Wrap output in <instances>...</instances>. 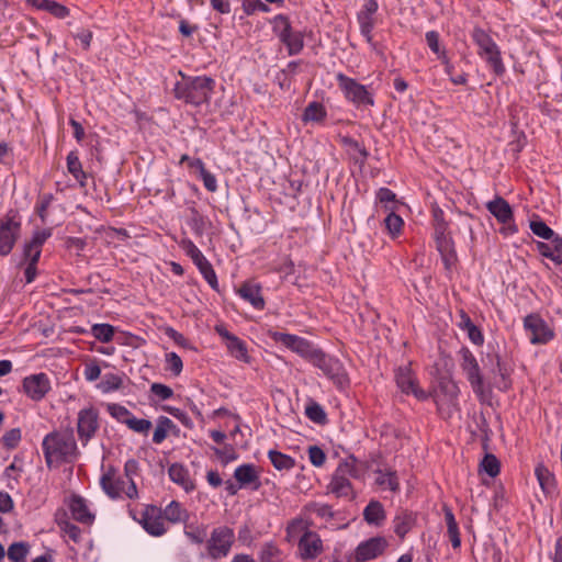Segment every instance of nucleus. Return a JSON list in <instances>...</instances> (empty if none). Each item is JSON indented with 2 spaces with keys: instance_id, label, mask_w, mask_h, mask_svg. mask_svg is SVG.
Returning <instances> with one entry per match:
<instances>
[{
  "instance_id": "1",
  "label": "nucleus",
  "mask_w": 562,
  "mask_h": 562,
  "mask_svg": "<svg viewBox=\"0 0 562 562\" xmlns=\"http://www.w3.org/2000/svg\"><path fill=\"white\" fill-rule=\"evenodd\" d=\"M42 449L48 468L55 463L74 462L79 456L77 442L71 432L53 431L47 434L43 439Z\"/></svg>"
},
{
  "instance_id": "2",
  "label": "nucleus",
  "mask_w": 562,
  "mask_h": 562,
  "mask_svg": "<svg viewBox=\"0 0 562 562\" xmlns=\"http://www.w3.org/2000/svg\"><path fill=\"white\" fill-rule=\"evenodd\" d=\"M215 87V80L207 76L184 77L173 88L175 98L188 104L199 106L209 102Z\"/></svg>"
},
{
  "instance_id": "3",
  "label": "nucleus",
  "mask_w": 562,
  "mask_h": 562,
  "mask_svg": "<svg viewBox=\"0 0 562 562\" xmlns=\"http://www.w3.org/2000/svg\"><path fill=\"white\" fill-rule=\"evenodd\" d=\"M358 477L359 472L356 467V460L353 458L344 460L339 462L331 474L330 482L326 486V493L333 494L337 498L355 499L357 493L351 480Z\"/></svg>"
},
{
  "instance_id": "4",
  "label": "nucleus",
  "mask_w": 562,
  "mask_h": 562,
  "mask_svg": "<svg viewBox=\"0 0 562 562\" xmlns=\"http://www.w3.org/2000/svg\"><path fill=\"white\" fill-rule=\"evenodd\" d=\"M460 368L465 375L470 386L481 403H485L491 394V389L485 385L480 364L468 347L459 350Z\"/></svg>"
},
{
  "instance_id": "5",
  "label": "nucleus",
  "mask_w": 562,
  "mask_h": 562,
  "mask_svg": "<svg viewBox=\"0 0 562 562\" xmlns=\"http://www.w3.org/2000/svg\"><path fill=\"white\" fill-rule=\"evenodd\" d=\"M471 36L474 44L477 46V55L497 77L503 76L506 72V67L496 42L488 33L480 27H475Z\"/></svg>"
},
{
  "instance_id": "6",
  "label": "nucleus",
  "mask_w": 562,
  "mask_h": 562,
  "mask_svg": "<svg viewBox=\"0 0 562 562\" xmlns=\"http://www.w3.org/2000/svg\"><path fill=\"white\" fill-rule=\"evenodd\" d=\"M459 386L450 379L441 378L438 385L428 392L437 406V411L443 418H450L452 413L458 408Z\"/></svg>"
},
{
  "instance_id": "7",
  "label": "nucleus",
  "mask_w": 562,
  "mask_h": 562,
  "mask_svg": "<svg viewBox=\"0 0 562 562\" xmlns=\"http://www.w3.org/2000/svg\"><path fill=\"white\" fill-rule=\"evenodd\" d=\"M235 543L234 529L228 526L213 528L206 540L205 549L211 560H222L229 555Z\"/></svg>"
},
{
  "instance_id": "8",
  "label": "nucleus",
  "mask_w": 562,
  "mask_h": 562,
  "mask_svg": "<svg viewBox=\"0 0 562 562\" xmlns=\"http://www.w3.org/2000/svg\"><path fill=\"white\" fill-rule=\"evenodd\" d=\"M21 234V221L15 210H9L0 218V256H8Z\"/></svg>"
},
{
  "instance_id": "9",
  "label": "nucleus",
  "mask_w": 562,
  "mask_h": 562,
  "mask_svg": "<svg viewBox=\"0 0 562 562\" xmlns=\"http://www.w3.org/2000/svg\"><path fill=\"white\" fill-rule=\"evenodd\" d=\"M336 81L346 100L356 106H372L374 104L373 97L368 91L367 87L358 82L356 79L350 78L342 72H338L336 74Z\"/></svg>"
},
{
  "instance_id": "10",
  "label": "nucleus",
  "mask_w": 562,
  "mask_h": 562,
  "mask_svg": "<svg viewBox=\"0 0 562 562\" xmlns=\"http://www.w3.org/2000/svg\"><path fill=\"white\" fill-rule=\"evenodd\" d=\"M394 381L397 389L405 395H413L418 401H426L429 398L428 392L419 386V381L416 372L412 369V364L407 363L398 366L394 370Z\"/></svg>"
},
{
  "instance_id": "11",
  "label": "nucleus",
  "mask_w": 562,
  "mask_h": 562,
  "mask_svg": "<svg viewBox=\"0 0 562 562\" xmlns=\"http://www.w3.org/2000/svg\"><path fill=\"white\" fill-rule=\"evenodd\" d=\"M77 436L83 447L95 437L100 429L99 411L92 405L81 408L77 415Z\"/></svg>"
},
{
  "instance_id": "12",
  "label": "nucleus",
  "mask_w": 562,
  "mask_h": 562,
  "mask_svg": "<svg viewBox=\"0 0 562 562\" xmlns=\"http://www.w3.org/2000/svg\"><path fill=\"white\" fill-rule=\"evenodd\" d=\"M310 361L322 370L335 384L344 386L348 383L345 368L339 359L316 349Z\"/></svg>"
},
{
  "instance_id": "13",
  "label": "nucleus",
  "mask_w": 562,
  "mask_h": 562,
  "mask_svg": "<svg viewBox=\"0 0 562 562\" xmlns=\"http://www.w3.org/2000/svg\"><path fill=\"white\" fill-rule=\"evenodd\" d=\"M390 546L383 536L371 537L361 541L350 554L349 562H368L383 555Z\"/></svg>"
},
{
  "instance_id": "14",
  "label": "nucleus",
  "mask_w": 562,
  "mask_h": 562,
  "mask_svg": "<svg viewBox=\"0 0 562 562\" xmlns=\"http://www.w3.org/2000/svg\"><path fill=\"white\" fill-rule=\"evenodd\" d=\"M182 248L187 256H189L193 263L196 266L200 273L203 276L204 280L209 283V285L213 290L218 291V281L216 273L211 262L206 259V257L202 254L198 246L192 240L186 239L182 241Z\"/></svg>"
},
{
  "instance_id": "15",
  "label": "nucleus",
  "mask_w": 562,
  "mask_h": 562,
  "mask_svg": "<svg viewBox=\"0 0 562 562\" xmlns=\"http://www.w3.org/2000/svg\"><path fill=\"white\" fill-rule=\"evenodd\" d=\"M323 552V540L315 531L305 532L296 541V557L303 562H314Z\"/></svg>"
},
{
  "instance_id": "16",
  "label": "nucleus",
  "mask_w": 562,
  "mask_h": 562,
  "mask_svg": "<svg viewBox=\"0 0 562 562\" xmlns=\"http://www.w3.org/2000/svg\"><path fill=\"white\" fill-rule=\"evenodd\" d=\"M138 522L144 530L153 536L160 537L167 532V526L162 517V509L155 505H147L140 513Z\"/></svg>"
},
{
  "instance_id": "17",
  "label": "nucleus",
  "mask_w": 562,
  "mask_h": 562,
  "mask_svg": "<svg viewBox=\"0 0 562 562\" xmlns=\"http://www.w3.org/2000/svg\"><path fill=\"white\" fill-rule=\"evenodd\" d=\"M524 327L530 342L533 345L547 344L553 338V331L546 321L537 314L527 315L524 319Z\"/></svg>"
},
{
  "instance_id": "18",
  "label": "nucleus",
  "mask_w": 562,
  "mask_h": 562,
  "mask_svg": "<svg viewBox=\"0 0 562 562\" xmlns=\"http://www.w3.org/2000/svg\"><path fill=\"white\" fill-rule=\"evenodd\" d=\"M50 389V380L44 372L27 375L22 381L24 394L35 402L42 401Z\"/></svg>"
},
{
  "instance_id": "19",
  "label": "nucleus",
  "mask_w": 562,
  "mask_h": 562,
  "mask_svg": "<svg viewBox=\"0 0 562 562\" xmlns=\"http://www.w3.org/2000/svg\"><path fill=\"white\" fill-rule=\"evenodd\" d=\"M379 3L376 0H364L360 10L357 12V22L359 24L360 34L364 40L370 41V34L378 23L376 12Z\"/></svg>"
},
{
  "instance_id": "20",
  "label": "nucleus",
  "mask_w": 562,
  "mask_h": 562,
  "mask_svg": "<svg viewBox=\"0 0 562 562\" xmlns=\"http://www.w3.org/2000/svg\"><path fill=\"white\" fill-rule=\"evenodd\" d=\"M127 484L128 481L123 480L112 467L100 479L103 492L112 499L121 498L123 495L127 497Z\"/></svg>"
},
{
  "instance_id": "21",
  "label": "nucleus",
  "mask_w": 562,
  "mask_h": 562,
  "mask_svg": "<svg viewBox=\"0 0 562 562\" xmlns=\"http://www.w3.org/2000/svg\"><path fill=\"white\" fill-rule=\"evenodd\" d=\"M52 236V228L35 231L32 238L23 247V257L26 262L37 263L42 254V247Z\"/></svg>"
},
{
  "instance_id": "22",
  "label": "nucleus",
  "mask_w": 562,
  "mask_h": 562,
  "mask_svg": "<svg viewBox=\"0 0 562 562\" xmlns=\"http://www.w3.org/2000/svg\"><path fill=\"white\" fill-rule=\"evenodd\" d=\"M487 358L492 363L491 373L495 376V387L503 392L508 391L512 387L510 369L502 361L497 353H488Z\"/></svg>"
},
{
  "instance_id": "23",
  "label": "nucleus",
  "mask_w": 562,
  "mask_h": 562,
  "mask_svg": "<svg viewBox=\"0 0 562 562\" xmlns=\"http://www.w3.org/2000/svg\"><path fill=\"white\" fill-rule=\"evenodd\" d=\"M434 239L437 250L454 246L449 233V224L445 221L441 210H437L434 214Z\"/></svg>"
},
{
  "instance_id": "24",
  "label": "nucleus",
  "mask_w": 562,
  "mask_h": 562,
  "mask_svg": "<svg viewBox=\"0 0 562 562\" xmlns=\"http://www.w3.org/2000/svg\"><path fill=\"white\" fill-rule=\"evenodd\" d=\"M373 473L375 474L374 483L380 491H390L394 494L400 492L401 485L395 470L378 465Z\"/></svg>"
},
{
  "instance_id": "25",
  "label": "nucleus",
  "mask_w": 562,
  "mask_h": 562,
  "mask_svg": "<svg viewBox=\"0 0 562 562\" xmlns=\"http://www.w3.org/2000/svg\"><path fill=\"white\" fill-rule=\"evenodd\" d=\"M283 347H286L307 360H311L316 351V348L305 338L286 333H283Z\"/></svg>"
},
{
  "instance_id": "26",
  "label": "nucleus",
  "mask_w": 562,
  "mask_h": 562,
  "mask_svg": "<svg viewBox=\"0 0 562 562\" xmlns=\"http://www.w3.org/2000/svg\"><path fill=\"white\" fill-rule=\"evenodd\" d=\"M457 326L465 331L469 340L475 346H483L484 335L482 330L472 322L471 317L463 311H459Z\"/></svg>"
},
{
  "instance_id": "27",
  "label": "nucleus",
  "mask_w": 562,
  "mask_h": 562,
  "mask_svg": "<svg viewBox=\"0 0 562 562\" xmlns=\"http://www.w3.org/2000/svg\"><path fill=\"white\" fill-rule=\"evenodd\" d=\"M486 209L493 216H495V218L501 224L506 225V224H509L510 222H513V218H514L513 210H512V206L509 205V203L505 199H503L501 196H496L494 200L488 201L486 203Z\"/></svg>"
},
{
  "instance_id": "28",
  "label": "nucleus",
  "mask_w": 562,
  "mask_h": 562,
  "mask_svg": "<svg viewBox=\"0 0 562 562\" xmlns=\"http://www.w3.org/2000/svg\"><path fill=\"white\" fill-rule=\"evenodd\" d=\"M238 295L250 303L256 310H262L265 301L261 295V288L252 281L244 282L237 290Z\"/></svg>"
},
{
  "instance_id": "29",
  "label": "nucleus",
  "mask_w": 562,
  "mask_h": 562,
  "mask_svg": "<svg viewBox=\"0 0 562 562\" xmlns=\"http://www.w3.org/2000/svg\"><path fill=\"white\" fill-rule=\"evenodd\" d=\"M393 530L395 535L404 539L416 522V516L407 509H400L393 518Z\"/></svg>"
},
{
  "instance_id": "30",
  "label": "nucleus",
  "mask_w": 562,
  "mask_h": 562,
  "mask_svg": "<svg viewBox=\"0 0 562 562\" xmlns=\"http://www.w3.org/2000/svg\"><path fill=\"white\" fill-rule=\"evenodd\" d=\"M536 249L542 257L550 259L555 266L562 265V237L550 240V244L537 241Z\"/></svg>"
},
{
  "instance_id": "31",
  "label": "nucleus",
  "mask_w": 562,
  "mask_h": 562,
  "mask_svg": "<svg viewBox=\"0 0 562 562\" xmlns=\"http://www.w3.org/2000/svg\"><path fill=\"white\" fill-rule=\"evenodd\" d=\"M69 509L75 520L81 524H91L94 516L90 513L86 499L80 495H72L69 502Z\"/></svg>"
},
{
  "instance_id": "32",
  "label": "nucleus",
  "mask_w": 562,
  "mask_h": 562,
  "mask_svg": "<svg viewBox=\"0 0 562 562\" xmlns=\"http://www.w3.org/2000/svg\"><path fill=\"white\" fill-rule=\"evenodd\" d=\"M363 519L370 526H382L386 519L383 505L379 501H370L363 509Z\"/></svg>"
},
{
  "instance_id": "33",
  "label": "nucleus",
  "mask_w": 562,
  "mask_h": 562,
  "mask_svg": "<svg viewBox=\"0 0 562 562\" xmlns=\"http://www.w3.org/2000/svg\"><path fill=\"white\" fill-rule=\"evenodd\" d=\"M283 44L286 45L289 55H295L303 48V35L301 32H294L290 29L283 18Z\"/></svg>"
},
{
  "instance_id": "34",
  "label": "nucleus",
  "mask_w": 562,
  "mask_h": 562,
  "mask_svg": "<svg viewBox=\"0 0 562 562\" xmlns=\"http://www.w3.org/2000/svg\"><path fill=\"white\" fill-rule=\"evenodd\" d=\"M139 462L135 459H128L124 464V474L126 476V480L128 481L127 484V498L133 499L136 498L138 495L137 487L134 481L135 476L139 475Z\"/></svg>"
},
{
  "instance_id": "35",
  "label": "nucleus",
  "mask_w": 562,
  "mask_h": 562,
  "mask_svg": "<svg viewBox=\"0 0 562 562\" xmlns=\"http://www.w3.org/2000/svg\"><path fill=\"white\" fill-rule=\"evenodd\" d=\"M535 475L539 482L541 490L547 493H553L557 488V480L554 474L542 463L535 469Z\"/></svg>"
},
{
  "instance_id": "36",
  "label": "nucleus",
  "mask_w": 562,
  "mask_h": 562,
  "mask_svg": "<svg viewBox=\"0 0 562 562\" xmlns=\"http://www.w3.org/2000/svg\"><path fill=\"white\" fill-rule=\"evenodd\" d=\"M312 522L308 520L306 516H300L293 519L286 528V537L289 541H297L302 535L305 532H311L310 529Z\"/></svg>"
},
{
  "instance_id": "37",
  "label": "nucleus",
  "mask_w": 562,
  "mask_h": 562,
  "mask_svg": "<svg viewBox=\"0 0 562 562\" xmlns=\"http://www.w3.org/2000/svg\"><path fill=\"white\" fill-rule=\"evenodd\" d=\"M445 513V521L447 525V535L451 542V546L453 549H459L461 547V537L459 531V525L456 520V517L452 513V510L445 506L443 507Z\"/></svg>"
},
{
  "instance_id": "38",
  "label": "nucleus",
  "mask_w": 562,
  "mask_h": 562,
  "mask_svg": "<svg viewBox=\"0 0 562 562\" xmlns=\"http://www.w3.org/2000/svg\"><path fill=\"white\" fill-rule=\"evenodd\" d=\"M168 474L173 483L182 486L187 492L193 488L189 472L183 465L179 463L171 464Z\"/></svg>"
},
{
  "instance_id": "39",
  "label": "nucleus",
  "mask_w": 562,
  "mask_h": 562,
  "mask_svg": "<svg viewBox=\"0 0 562 562\" xmlns=\"http://www.w3.org/2000/svg\"><path fill=\"white\" fill-rule=\"evenodd\" d=\"M67 170L81 187L86 186L87 173L82 169L78 153L72 150L67 155Z\"/></svg>"
},
{
  "instance_id": "40",
  "label": "nucleus",
  "mask_w": 562,
  "mask_h": 562,
  "mask_svg": "<svg viewBox=\"0 0 562 562\" xmlns=\"http://www.w3.org/2000/svg\"><path fill=\"white\" fill-rule=\"evenodd\" d=\"M162 517L171 524H178L187 520L188 512L179 502L172 501L162 510Z\"/></svg>"
},
{
  "instance_id": "41",
  "label": "nucleus",
  "mask_w": 562,
  "mask_h": 562,
  "mask_svg": "<svg viewBox=\"0 0 562 562\" xmlns=\"http://www.w3.org/2000/svg\"><path fill=\"white\" fill-rule=\"evenodd\" d=\"M327 117V111L325 106L319 102H311L305 108L303 113V120L312 123H323Z\"/></svg>"
},
{
  "instance_id": "42",
  "label": "nucleus",
  "mask_w": 562,
  "mask_h": 562,
  "mask_svg": "<svg viewBox=\"0 0 562 562\" xmlns=\"http://www.w3.org/2000/svg\"><path fill=\"white\" fill-rule=\"evenodd\" d=\"M384 226L389 236L392 239H395L403 232L404 221L394 211H390L386 217L384 218Z\"/></svg>"
},
{
  "instance_id": "43",
  "label": "nucleus",
  "mask_w": 562,
  "mask_h": 562,
  "mask_svg": "<svg viewBox=\"0 0 562 562\" xmlns=\"http://www.w3.org/2000/svg\"><path fill=\"white\" fill-rule=\"evenodd\" d=\"M312 514L325 520H329L334 517L333 509L329 505L316 502L306 504L302 510L303 516L308 517Z\"/></svg>"
},
{
  "instance_id": "44",
  "label": "nucleus",
  "mask_w": 562,
  "mask_h": 562,
  "mask_svg": "<svg viewBox=\"0 0 562 562\" xmlns=\"http://www.w3.org/2000/svg\"><path fill=\"white\" fill-rule=\"evenodd\" d=\"M123 385V378L116 373H105L97 387L104 394L117 391Z\"/></svg>"
},
{
  "instance_id": "45",
  "label": "nucleus",
  "mask_w": 562,
  "mask_h": 562,
  "mask_svg": "<svg viewBox=\"0 0 562 562\" xmlns=\"http://www.w3.org/2000/svg\"><path fill=\"white\" fill-rule=\"evenodd\" d=\"M529 228L536 236L546 240H553L562 237L541 220L530 221Z\"/></svg>"
},
{
  "instance_id": "46",
  "label": "nucleus",
  "mask_w": 562,
  "mask_h": 562,
  "mask_svg": "<svg viewBox=\"0 0 562 562\" xmlns=\"http://www.w3.org/2000/svg\"><path fill=\"white\" fill-rule=\"evenodd\" d=\"M235 479L240 485L251 484L257 480V473L252 464H243L235 469Z\"/></svg>"
},
{
  "instance_id": "47",
  "label": "nucleus",
  "mask_w": 562,
  "mask_h": 562,
  "mask_svg": "<svg viewBox=\"0 0 562 562\" xmlns=\"http://www.w3.org/2000/svg\"><path fill=\"white\" fill-rule=\"evenodd\" d=\"M305 415L310 420L317 425H325L327 423V414L322 405L316 402H310L305 406Z\"/></svg>"
},
{
  "instance_id": "48",
  "label": "nucleus",
  "mask_w": 562,
  "mask_h": 562,
  "mask_svg": "<svg viewBox=\"0 0 562 562\" xmlns=\"http://www.w3.org/2000/svg\"><path fill=\"white\" fill-rule=\"evenodd\" d=\"M426 43L429 49L437 56L438 59L445 58L447 50L440 45V35L437 31H428L425 34Z\"/></svg>"
},
{
  "instance_id": "49",
  "label": "nucleus",
  "mask_w": 562,
  "mask_h": 562,
  "mask_svg": "<svg viewBox=\"0 0 562 562\" xmlns=\"http://www.w3.org/2000/svg\"><path fill=\"white\" fill-rule=\"evenodd\" d=\"M226 347L229 353L238 360L247 359V348L246 344L239 339L237 336L229 337V340L226 342Z\"/></svg>"
},
{
  "instance_id": "50",
  "label": "nucleus",
  "mask_w": 562,
  "mask_h": 562,
  "mask_svg": "<svg viewBox=\"0 0 562 562\" xmlns=\"http://www.w3.org/2000/svg\"><path fill=\"white\" fill-rule=\"evenodd\" d=\"M29 546L25 542H14L8 549V559L11 562H25Z\"/></svg>"
},
{
  "instance_id": "51",
  "label": "nucleus",
  "mask_w": 562,
  "mask_h": 562,
  "mask_svg": "<svg viewBox=\"0 0 562 562\" xmlns=\"http://www.w3.org/2000/svg\"><path fill=\"white\" fill-rule=\"evenodd\" d=\"M93 337L101 342H110L114 336V327L110 324H95L91 328Z\"/></svg>"
},
{
  "instance_id": "52",
  "label": "nucleus",
  "mask_w": 562,
  "mask_h": 562,
  "mask_svg": "<svg viewBox=\"0 0 562 562\" xmlns=\"http://www.w3.org/2000/svg\"><path fill=\"white\" fill-rule=\"evenodd\" d=\"M184 535L192 543L195 544L206 543L207 540L206 526H190L184 530Z\"/></svg>"
},
{
  "instance_id": "53",
  "label": "nucleus",
  "mask_w": 562,
  "mask_h": 562,
  "mask_svg": "<svg viewBox=\"0 0 562 562\" xmlns=\"http://www.w3.org/2000/svg\"><path fill=\"white\" fill-rule=\"evenodd\" d=\"M106 409L111 417L124 425H126V420L133 415L125 406L116 403L109 404Z\"/></svg>"
},
{
  "instance_id": "54",
  "label": "nucleus",
  "mask_w": 562,
  "mask_h": 562,
  "mask_svg": "<svg viewBox=\"0 0 562 562\" xmlns=\"http://www.w3.org/2000/svg\"><path fill=\"white\" fill-rule=\"evenodd\" d=\"M126 426L137 434L147 435L151 429L153 424L148 419L137 418L132 415L131 418L126 420Z\"/></svg>"
},
{
  "instance_id": "55",
  "label": "nucleus",
  "mask_w": 562,
  "mask_h": 562,
  "mask_svg": "<svg viewBox=\"0 0 562 562\" xmlns=\"http://www.w3.org/2000/svg\"><path fill=\"white\" fill-rule=\"evenodd\" d=\"M280 550L272 542L265 543L260 552V562H280Z\"/></svg>"
},
{
  "instance_id": "56",
  "label": "nucleus",
  "mask_w": 562,
  "mask_h": 562,
  "mask_svg": "<svg viewBox=\"0 0 562 562\" xmlns=\"http://www.w3.org/2000/svg\"><path fill=\"white\" fill-rule=\"evenodd\" d=\"M481 468L491 477H495L499 473V461L494 454H486L481 462Z\"/></svg>"
},
{
  "instance_id": "57",
  "label": "nucleus",
  "mask_w": 562,
  "mask_h": 562,
  "mask_svg": "<svg viewBox=\"0 0 562 562\" xmlns=\"http://www.w3.org/2000/svg\"><path fill=\"white\" fill-rule=\"evenodd\" d=\"M54 196L52 193H45L40 196L36 203V212L42 221V223H46L47 221V210L50 206Z\"/></svg>"
},
{
  "instance_id": "58",
  "label": "nucleus",
  "mask_w": 562,
  "mask_h": 562,
  "mask_svg": "<svg viewBox=\"0 0 562 562\" xmlns=\"http://www.w3.org/2000/svg\"><path fill=\"white\" fill-rule=\"evenodd\" d=\"M83 376L88 382H94L101 376V368L97 360H90L85 363Z\"/></svg>"
},
{
  "instance_id": "59",
  "label": "nucleus",
  "mask_w": 562,
  "mask_h": 562,
  "mask_svg": "<svg viewBox=\"0 0 562 562\" xmlns=\"http://www.w3.org/2000/svg\"><path fill=\"white\" fill-rule=\"evenodd\" d=\"M376 199L380 203L384 204V207L389 211H393V205L396 203V195L395 193L387 189V188H380L376 192Z\"/></svg>"
},
{
  "instance_id": "60",
  "label": "nucleus",
  "mask_w": 562,
  "mask_h": 562,
  "mask_svg": "<svg viewBox=\"0 0 562 562\" xmlns=\"http://www.w3.org/2000/svg\"><path fill=\"white\" fill-rule=\"evenodd\" d=\"M21 429L12 428L7 431L2 437L3 446L8 449H14L21 441Z\"/></svg>"
},
{
  "instance_id": "61",
  "label": "nucleus",
  "mask_w": 562,
  "mask_h": 562,
  "mask_svg": "<svg viewBox=\"0 0 562 562\" xmlns=\"http://www.w3.org/2000/svg\"><path fill=\"white\" fill-rule=\"evenodd\" d=\"M167 370L171 371L175 375H179L182 371L183 363L181 358L176 352L166 355Z\"/></svg>"
},
{
  "instance_id": "62",
  "label": "nucleus",
  "mask_w": 562,
  "mask_h": 562,
  "mask_svg": "<svg viewBox=\"0 0 562 562\" xmlns=\"http://www.w3.org/2000/svg\"><path fill=\"white\" fill-rule=\"evenodd\" d=\"M308 459L314 467L321 468L326 461V454L318 446H311L308 448Z\"/></svg>"
},
{
  "instance_id": "63",
  "label": "nucleus",
  "mask_w": 562,
  "mask_h": 562,
  "mask_svg": "<svg viewBox=\"0 0 562 562\" xmlns=\"http://www.w3.org/2000/svg\"><path fill=\"white\" fill-rule=\"evenodd\" d=\"M150 392L160 400H169L173 395L172 389L161 383H153Z\"/></svg>"
},
{
  "instance_id": "64",
  "label": "nucleus",
  "mask_w": 562,
  "mask_h": 562,
  "mask_svg": "<svg viewBox=\"0 0 562 562\" xmlns=\"http://www.w3.org/2000/svg\"><path fill=\"white\" fill-rule=\"evenodd\" d=\"M440 256H441V260L445 265V268L447 270H450L456 261H457V254H456V250H454V246L452 247H449V248H445V249H440L438 250Z\"/></svg>"
}]
</instances>
